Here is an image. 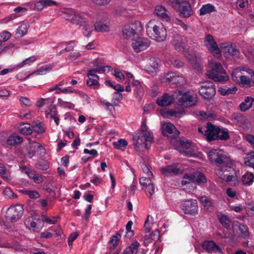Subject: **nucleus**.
Returning a JSON list of instances; mask_svg holds the SVG:
<instances>
[{
	"label": "nucleus",
	"instance_id": "864d4df0",
	"mask_svg": "<svg viewBox=\"0 0 254 254\" xmlns=\"http://www.w3.org/2000/svg\"><path fill=\"white\" fill-rule=\"evenodd\" d=\"M169 62L171 64L177 68L182 67L184 64V63L182 61L175 57L171 58L169 60Z\"/></svg>",
	"mask_w": 254,
	"mask_h": 254
},
{
	"label": "nucleus",
	"instance_id": "1a4fd4ad",
	"mask_svg": "<svg viewBox=\"0 0 254 254\" xmlns=\"http://www.w3.org/2000/svg\"><path fill=\"white\" fill-rule=\"evenodd\" d=\"M220 50L227 59L235 60L239 57V51L231 42L222 43L220 44Z\"/></svg>",
	"mask_w": 254,
	"mask_h": 254
},
{
	"label": "nucleus",
	"instance_id": "aec40b11",
	"mask_svg": "<svg viewBox=\"0 0 254 254\" xmlns=\"http://www.w3.org/2000/svg\"><path fill=\"white\" fill-rule=\"evenodd\" d=\"M174 7L183 17H189L193 13L191 6L188 1H184L180 4H177Z\"/></svg>",
	"mask_w": 254,
	"mask_h": 254
},
{
	"label": "nucleus",
	"instance_id": "ddd939ff",
	"mask_svg": "<svg viewBox=\"0 0 254 254\" xmlns=\"http://www.w3.org/2000/svg\"><path fill=\"white\" fill-rule=\"evenodd\" d=\"M142 29L140 21L135 20L129 23L125 24L123 29V35L126 38H130L133 37L137 32Z\"/></svg>",
	"mask_w": 254,
	"mask_h": 254
},
{
	"label": "nucleus",
	"instance_id": "6ab92c4d",
	"mask_svg": "<svg viewBox=\"0 0 254 254\" xmlns=\"http://www.w3.org/2000/svg\"><path fill=\"white\" fill-rule=\"evenodd\" d=\"M150 41L147 38L139 37L132 41V48L136 53L145 50L150 46Z\"/></svg>",
	"mask_w": 254,
	"mask_h": 254
},
{
	"label": "nucleus",
	"instance_id": "69168bd1",
	"mask_svg": "<svg viewBox=\"0 0 254 254\" xmlns=\"http://www.w3.org/2000/svg\"><path fill=\"white\" fill-rule=\"evenodd\" d=\"M171 112L172 117H175L178 118L182 117L185 114L184 110L176 109H171Z\"/></svg>",
	"mask_w": 254,
	"mask_h": 254
},
{
	"label": "nucleus",
	"instance_id": "4be33fe9",
	"mask_svg": "<svg viewBox=\"0 0 254 254\" xmlns=\"http://www.w3.org/2000/svg\"><path fill=\"white\" fill-rule=\"evenodd\" d=\"M53 67V65L51 64H45L43 66L40 67L38 69L35 70L33 72L27 75L24 78V80H26L29 78L31 75H45L48 72H50L52 70Z\"/></svg>",
	"mask_w": 254,
	"mask_h": 254
},
{
	"label": "nucleus",
	"instance_id": "49530a36",
	"mask_svg": "<svg viewBox=\"0 0 254 254\" xmlns=\"http://www.w3.org/2000/svg\"><path fill=\"white\" fill-rule=\"evenodd\" d=\"M57 104L59 107L68 109H73L74 108V105L69 102L64 101L61 98L58 99Z\"/></svg>",
	"mask_w": 254,
	"mask_h": 254
},
{
	"label": "nucleus",
	"instance_id": "f3484780",
	"mask_svg": "<svg viewBox=\"0 0 254 254\" xmlns=\"http://www.w3.org/2000/svg\"><path fill=\"white\" fill-rule=\"evenodd\" d=\"M23 207H8L5 212V218L13 223L18 220L23 213Z\"/></svg>",
	"mask_w": 254,
	"mask_h": 254
},
{
	"label": "nucleus",
	"instance_id": "79ce46f5",
	"mask_svg": "<svg viewBox=\"0 0 254 254\" xmlns=\"http://www.w3.org/2000/svg\"><path fill=\"white\" fill-rule=\"evenodd\" d=\"M29 26L27 23H23L16 29V33L20 37L24 36L27 32Z\"/></svg>",
	"mask_w": 254,
	"mask_h": 254
},
{
	"label": "nucleus",
	"instance_id": "f8f14e48",
	"mask_svg": "<svg viewBox=\"0 0 254 254\" xmlns=\"http://www.w3.org/2000/svg\"><path fill=\"white\" fill-rule=\"evenodd\" d=\"M204 45L214 57H221V51L213 36L206 34L203 40Z\"/></svg>",
	"mask_w": 254,
	"mask_h": 254
},
{
	"label": "nucleus",
	"instance_id": "3c124183",
	"mask_svg": "<svg viewBox=\"0 0 254 254\" xmlns=\"http://www.w3.org/2000/svg\"><path fill=\"white\" fill-rule=\"evenodd\" d=\"M38 59V57L36 56H33L30 57H29L25 60H23L21 63H20L18 66L20 67H22L25 65H30L31 64L36 61Z\"/></svg>",
	"mask_w": 254,
	"mask_h": 254
},
{
	"label": "nucleus",
	"instance_id": "2eb2a0df",
	"mask_svg": "<svg viewBox=\"0 0 254 254\" xmlns=\"http://www.w3.org/2000/svg\"><path fill=\"white\" fill-rule=\"evenodd\" d=\"M64 18L77 25H82L85 23V19L82 17L81 14L75 11L73 9H67L64 13Z\"/></svg>",
	"mask_w": 254,
	"mask_h": 254
},
{
	"label": "nucleus",
	"instance_id": "39448f33",
	"mask_svg": "<svg viewBox=\"0 0 254 254\" xmlns=\"http://www.w3.org/2000/svg\"><path fill=\"white\" fill-rule=\"evenodd\" d=\"M111 68L109 66H100L94 69H89L87 71L88 79L86 80L87 85L93 89L99 88V76L96 74L102 73L106 71H109Z\"/></svg>",
	"mask_w": 254,
	"mask_h": 254
},
{
	"label": "nucleus",
	"instance_id": "680f3d73",
	"mask_svg": "<svg viewBox=\"0 0 254 254\" xmlns=\"http://www.w3.org/2000/svg\"><path fill=\"white\" fill-rule=\"evenodd\" d=\"M198 199L204 206H211L212 205L211 199L206 196H200Z\"/></svg>",
	"mask_w": 254,
	"mask_h": 254
},
{
	"label": "nucleus",
	"instance_id": "8fccbe9b",
	"mask_svg": "<svg viewBox=\"0 0 254 254\" xmlns=\"http://www.w3.org/2000/svg\"><path fill=\"white\" fill-rule=\"evenodd\" d=\"M113 145L117 149L124 150L127 145V142L124 139H120L117 141L114 142Z\"/></svg>",
	"mask_w": 254,
	"mask_h": 254
},
{
	"label": "nucleus",
	"instance_id": "7ed1b4c3",
	"mask_svg": "<svg viewBox=\"0 0 254 254\" xmlns=\"http://www.w3.org/2000/svg\"><path fill=\"white\" fill-rule=\"evenodd\" d=\"M208 68L206 75L209 78L215 81L228 80L229 77L220 63L215 60H210L208 62Z\"/></svg>",
	"mask_w": 254,
	"mask_h": 254
},
{
	"label": "nucleus",
	"instance_id": "c9c22d12",
	"mask_svg": "<svg viewBox=\"0 0 254 254\" xmlns=\"http://www.w3.org/2000/svg\"><path fill=\"white\" fill-rule=\"evenodd\" d=\"M121 237L120 233H117L116 235L112 236L108 243V247L109 249H114L118 245V242Z\"/></svg>",
	"mask_w": 254,
	"mask_h": 254
},
{
	"label": "nucleus",
	"instance_id": "423d86ee",
	"mask_svg": "<svg viewBox=\"0 0 254 254\" xmlns=\"http://www.w3.org/2000/svg\"><path fill=\"white\" fill-rule=\"evenodd\" d=\"M133 140L136 141V145H144L148 149L153 140V136L151 132L147 130L145 122L142 123V129L137 136H134Z\"/></svg>",
	"mask_w": 254,
	"mask_h": 254
},
{
	"label": "nucleus",
	"instance_id": "5fc2aeb1",
	"mask_svg": "<svg viewBox=\"0 0 254 254\" xmlns=\"http://www.w3.org/2000/svg\"><path fill=\"white\" fill-rule=\"evenodd\" d=\"M182 207V210L185 214L190 216H195L198 213L197 207Z\"/></svg>",
	"mask_w": 254,
	"mask_h": 254
},
{
	"label": "nucleus",
	"instance_id": "4468645a",
	"mask_svg": "<svg viewBox=\"0 0 254 254\" xmlns=\"http://www.w3.org/2000/svg\"><path fill=\"white\" fill-rule=\"evenodd\" d=\"M199 93L203 98L210 100L215 94V87L214 85L210 82H207L201 85L199 88Z\"/></svg>",
	"mask_w": 254,
	"mask_h": 254
},
{
	"label": "nucleus",
	"instance_id": "72a5a7b5",
	"mask_svg": "<svg viewBox=\"0 0 254 254\" xmlns=\"http://www.w3.org/2000/svg\"><path fill=\"white\" fill-rule=\"evenodd\" d=\"M26 174L29 178L32 179L35 183L40 184L43 182V178L41 175L36 173L35 171L28 170L26 172Z\"/></svg>",
	"mask_w": 254,
	"mask_h": 254
},
{
	"label": "nucleus",
	"instance_id": "a878e982",
	"mask_svg": "<svg viewBox=\"0 0 254 254\" xmlns=\"http://www.w3.org/2000/svg\"><path fill=\"white\" fill-rule=\"evenodd\" d=\"M242 71H246V72L249 73H252V74H254V71L252 69L250 68H247L244 67L237 68L235 69L232 73V77L233 80L237 83L239 82V79H240V76H242V73L241 72Z\"/></svg>",
	"mask_w": 254,
	"mask_h": 254
},
{
	"label": "nucleus",
	"instance_id": "4d7b16f0",
	"mask_svg": "<svg viewBox=\"0 0 254 254\" xmlns=\"http://www.w3.org/2000/svg\"><path fill=\"white\" fill-rule=\"evenodd\" d=\"M219 220L221 224L225 228H229L230 225V221L227 217L224 215H219Z\"/></svg>",
	"mask_w": 254,
	"mask_h": 254
},
{
	"label": "nucleus",
	"instance_id": "9d476101",
	"mask_svg": "<svg viewBox=\"0 0 254 254\" xmlns=\"http://www.w3.org/2000/svg\"><path fill=\"white\" fill-rule=\"evenodd\" d=\"M190 183L197 185L203 184L206 183V178L203 174L199 171L185 174L184 180L181 182L182 185H186Z\"/></svg>",
	"mask_w": 254,
	"mask_h": 254
},
{
	"label": "nucleus",
	"instance_id": "338daca9",
	"mask_svg": "<svg viewBox=\"0 0 254 254\" xmlns=\"http://www.w3.org/2000/svg\"><path fill=\"white\" fill-rule=\"evenodd\" d=\"M3 194L7 197L10 198H15L16 197V194H15L12 190L9 188H5L3 191Z\"/></svg>",
	"mask_w": 254,
	"mask_h": 254
},
{
	"label": "nucleus",
	"instance_id": "393cba45",
	"mask_svg": "<svg viewBox=\"0 0 254 254\" xmlns=\"http://www.w3.org/2000/svg\"><path fill=\"white\" fill-rule=\"evenodd\" d=\"M155 12L158 16L166 21H169L171 19L169 12L162 5H158L155 7Z\"/></svg>",
	"mask_w": 254,
	"mask_h": 254
},
{
	"label": "nucleus",
	"instance_id": "de8ad7c7",
	"mask_svg": "<svg viewBox=\"0 0 254 254\" xmlns=\"http://www.w3.org/2000/svg\"><path fill=\"white\" fill-rule=\"evenodd\" d=\"M19 131L22 134L28 135L32 133V129L30 127V124H23L20 126Z\"/></svg>",
	"mask_w": 254,
	"mask_h": 254
},
{
	"label": "nucleus",
	"instance_id": "603ef678",
	"mask_svg": "<svg viewBox=\"0 0 254 254\" xmlns=\"http://www.w3.org/2000/svg\"><path fill=\"white\" fill-rule=\"evenodd\" d=\"M23 193L29 196L30 198L36 199L40 197L39 192L36 190H21Z\"/></svg>",
	"mask_w": 254,
	"mask_h": 254
},
{
	"label": "nucleus",
	"instance_id": "dca6fc26",
	"mask_svg": "<svg viewBox=\"0 0 254 254\" xmlns=\"http://www.w3.org/2000/svg\"><path fill=\"white\" fill-rule=\"evenodd\" d=\"M163 82H167L176 86H181L186 83V79L183 76L178 75L174 72L165 74L161 79Z\"/></svg>",
	"mask_w": 254,
	"mask_h": 254
},
{
	"label": "nucleus",
	"instance_id": "6e6552de",
	"mask_svg": "<svg viewBox=\"0 0 254 254\" xmlns=\"http://www.w3.org/2000/svg\"><path fill=\"white\" fill-rule=\"evenodd\" d=\"M172 143H176V149L185 156H192L194 154L195 146L190 140L172 139Z\"/></svg>",
	"mask_w": 254,
	"mask_h": 254
},
{
	"label": "nucleus",
	"instance_id": "9b49d317",
	"mask_svg": "<svg viewBox=\"0 0 254 254\" xmlns=\"http://www.w3.org/2000/svg\"><path fill=\"white\" fill-rule=\"evenodd\" d=\"M24 224L28 229L35 232H39L44 226V220L42 217L35 215L25 219Z\"/></svg>",
	"mask_w": 254,
	"mask_h": 254
},
{
	"label": "nucleus",
	"instance_id": "4c0bfd02",
	"mask_svg": "<svg viewBox=\"0 0 254 254\" xmlns=\"http://www.w3.org/2000/svg\"><path fill=\"white\" fill-rule=\"evenodd\" d=\"M42 148L43 147L40 145L39 143L35 141L31 142L30 146V151H29L28 152L29 157L30 158H32L38 149H40Z\"/></svg>",
	"mask_w": 254,
	"mask_h": 254
},
{
	"label": "nucleus",
	"instance_id": "2f4dec72",
	"mask_svg": "<svg viewBox=\"0 0 254 254\" xmlns=\"http://www.w3.org/2000/svg\"><path fill=\"white\" fill-rule=\"evenodd\" d=\"M53 101H50L48 108L45 111L46 117L52 119V118L58 115V111L56 107L53 105Z\"/></svg>",
	"mask_w": 254,
	"mask_h": 254
},
{
	"label": "nucleus",
	"instance_id": "13d9d810",
	"mask_svg": "<svg viewBox=\"0 0 254 254\" xmlns=\"http://www.w3.org/2000/svg\"><path fill=\"white\" fill-rule=\"evenodd\" d=\"M131 83L133 86L136 87V89L138 90V94H141L143 93V86L140 81L133 79Z\"/></svg>",
	"mask_w": 254,
	"mask_h": 254
},
{
	"label": "nucleus",
	"instance_id": "58836bf2",
	"mask_svg": "<svg viewBox=\"0 0 254 254\" xmlns=\"http://www.w3.org/2000/svg\"><path fill=\"white\" fill-rule=\"evenodd\" d=\"M94 26L95 30L97 32H105L109 30V26L101 22H96L94 24Z\"/></svg>",
	"mask_w": 254,
	"mask_h": 254
},
{
	"label": "nucleus",
	"instance_id": "20e7f679",
	"mask_svg": "<svg viewBox=\"0 0 254 254\" xmlns=\"http://www.w3.org/2000/svg\"><path fill=\"white\" fill-rule=\"evenodd\" d=\"M174 100L179 106L184 108L193 106L197 102L196 96L191 94L190 92H183L180 90L175 92Z\"/></svg>",
	"mask_w": 254,
	"mask_h": 254
},
{
	"label": "nucleus",
	"instance_id": "bb28decb",
	"mask_svg": "<svg viewBox=\"0 0 254 254\" xmlns=\"http://www.w3.org/2000/svg\"><path fill=\"white\" fill-rule=\"evenodd\" d=\"M160 65V60L158 58H151L149 59V64L147 67V70L150 72H152V74L156 73L158 68Z\"/></svg>",
	"mask_w": 254,
	"mask_h": 254
},
{
	"label": "nucleus",
	"instance_id": "c03bdc74",
	"mask_svg": "<svg viewBox=\"0 0 254 254\" xmlns=\"http://www.w3.org/2000/svg\"><path fill=\"white\" fill-rule=\"evenodd\" d=\"M218 139L227 140L229 138L228 130L226 128H219L218 131Z\"/></svg>",
	"mask_w": 254,
	"mask_h": 254
},
{
	"label": "nucleus",
	"instance_id": "a19ab883",
	"mask_svg": "<svg viewBox=\"0 0 254 254\" xmlns=\"http://www.w3.org/2000/svg\"><path fill=\"white\" fill-rule=\"evenodd\" d=\"M153 217H151L150 215H148L146 219L144 225V231L145 233H149L151 231L152 226L153 224Z\"/></svg>",
	"mask_w": 254,
	"mask_h": 254
},
{
	"label": "nucleus",
	"instance_id": "cd10ccee",
	"mask_svg": "<svg viewBox=\"0 0 254 254\" xmlns=\"http://www.w3.org/2000/svg\"><path fill=\"white\" fill-rule=\"evenodd\" d=\"M174 100V94L172 96L165 93L162 97L158 98L157 103L159 106H167L170 105Z\"/></svg>",
	"mask_w": 254,
	"mask_h": 254
},
{
	"label": "nucleus",
	"instance_id": "bf43d9fd",
	"mask_svg": "<svg viewBox=\"0 0 254 254\" xmlns=\"http://www.w3.org/2000/svg\"><path fill=\"white\" fill-rule=\"evenodd\" d=\"M143 190L145 191L148 196H152L155 192V186L153 183L145 187Z\"/></svg>",
	"mask_w": 254,
	"mask_h": 254
},
{
	"label": "nucleus",
	"instance_id": "774afa93",
	"mask_svg": "<svg viewBox=\"0 0 254 254\" xmlns=\"http://www.w3.org/2000/svg\"><path fill=\"white\" fill-rule=\"evenodd\" d=\"M183 206H197V201L195 199H187L184 201Z\"/></svg>",
	"mask_w": 254,
	"mask_h": 254
},
{
	"label": "nucleus",
	"instance_id": "7c9ffc66",
	"mask_svg": "<svg viewBox=\"0 0 254 254\" xmlns=\"http://www.w3.org/2000/svg\"><path fill=\"white\" fill-rule=\"evenodd\" d=\"M22 141L23 138L19 136L15 133H14L8 137L6 142L7 144L9 145L15 146L21 143Z\"/></svg>",
	"mask_w": 254,
	"mask_h": 254
},
{
	"label": "nucleus",
	"instance_id": "37998d69",
	"mask_svg": "<svg viewBox=\"0 0 254 254\" xmlns=\"http://www.w3.org/2000/svg\"><path fill=\"white\" fill-rule=\"evenodd\" d=\"M32 129L38 133H43L45 131L44 125L41 122L35 123L32 125Z\"/></svg>",
	"mask_w": 254,
	"mask_h": 254
},
{
	"label": "nucleus",
	"instance_id": "f257e3e1",
	"mask_svg": "<svg viewBox=\"0 0 254 254\" xmlns=\"http://www.w3.org/2000/svg\"><path fill=\"white\" fill-rule=\"evenodd\" d=\"M208 156L212 163H216L217 165L216 174L219 178L233 186L239 184L232 161L226 153L221 150L213 149L209 151Z\"/></svg>",
	"mask_w": 254,
	"mask_h": 254
},
{
	"label": "nucleus",
	"instance_id": "052dcab7",
	"mask_svg": "<svg viewBox=\"0 0 254 254\" xmlns=\"http://www.w3.org/2000/svg\"><path fill=\"white\" fill-rule=\"evenodd\" d=\"M90 182L94 185L98 186L99 185L102 183L103 180L98 175L94 174L91 177L90 179Z\"/></svg>",
	"mask_w": 254,
	"mask_h": 254
},
{
	"label": "nucleus",
	"instance_id": "5701e85b",
	"mask_svg": "<svg viewBox=\"0 0 254 254\" xmlns=\"http://www.w3.org/2000/svg\"><path fill=\"white\" fill-rule=\"evenodd\" d=\"M162 130L163 134L166 136L179 133L176 127L170 122L164 123L162 125Z\"/></svg>",
	"mask_w": 254,
	"mask_h": 254
},
{
	"label": "nucleus",
	"instance_id": "f03ea898",
	"mask_svg": "<svg viewBox=\"0 0 254 254\" xmlns=\"http://www.w3.org/2000/svg\"><path fill=\"white\" fill-rule=\"evenodd\" d=\"M146 32L148 36L158 42L164 41L167 37L166 28L162 23L156 19L150 20L146 24Z\"/></svg>",
	"mask_w": 254,
	"mask_h": 254
},
{
	"label": "nucleus",
	"instance_id": "c756f323",
	"mask_svg": "<svg viewBox=\"0 0 254 254\" xmlns=\"http://www.w3.org/2000/svg\"><path fill=\"white\" fill-rule=\"evenodd\" d=\"M238 83L241 87L248 88L254 86V80L246 76L242 75V76H240V79H239Z\"/></svg>",
	"mask_w": 254,
	"mask_h": 254
},
{
	"label": "nucleus",
	"instance_id": "f704fd0d",
	"mask_svg": "<svg viewBox=\"0 0 254 254\" xmlns=\"http://www.w3.org/2000/svg\"><path fill=\"white\" fill-rule=\"evenodd\" d=\"M215 11V6L210 3H207L203 5L201 7V8L199 9V13L200 15H202L206 14L207 13H210Z\"/></svg>",
	"mask_w": 254,
	"mask_h": 254
},
{
	"label": "nucleus",
	"instance_id": "412c9836",
	"mask_svg": "<svg viewBox=\"0 0 254 254\" xmlns=\"http://www.w3.org/2000/svg\"><path fill=\"white\" fill-rule=\"evenodd\" d=\"M218 127L212 125L210 123L207 124L206 129L205 130V135L208 141L218 139Z\"/></svg>",
	"mask_w": 254,
	"mask_h": 254
},
{
	"label": "nucleus",
	"instance_id": "a18cd8bd",
	"mask_svg": "<svg viewBox=\"0 0 254 254\" xmlns=\"http://www.w3.org/2000/svg\"><path fill=\"white\" fill-rule=\"evenodd\" d=\"M139 246V243L135 241L124 250L123 254H133L134 250H136Z\"/></svg>",
	"mask_w": 254,
	"mask_h": 254
},
{
	"label": "nucleus",
	"instance_id": "e433bc0d",
	"mask_svg": "<svg viewBox=\"0 0 254 254\" xmlns=\"http://www.w3.org/2000/svg\"><path fill=\"white\" fill-rule=\"evenodd\" d=\"M238 227L242 237L244 239H247L249 237L250 233L249 229L246 225L242 223H239Z\"/></svg>",
	"mask_w": 254,
	"mask_h": 254
},
{
	"label": "nucleus",
	"instance_id": "0eeeda50",
	"mask_svg": "<svg viewBox=\"0 0 254 254\" xmlns=\"http://www.w3.org/2000/svg\"><path fill=\"white\" fill-rule=\"evenodd\" d=\"M188 40L185 36H182L178 34H174L173 37L172 44L175 50L177 52H184V55L186 58L192 62L193 59L190 57L189 53L185 51L188 49Z\"/></svg>",
	"mask_w": 254,
	"mask_h": 254
},
{
	"label": "nucleus",
	"instance_id": "09e8293b",
	"mask_svg": "<svg viewBox=\"0 0 254 254\" xmlns=\"http://www.w3.org/2000/svg\"><path fill=\"white\" fill-rule=\"evenodd\" d=\"M81 25H83L84 27V30L83 31V35L86 37H90L92 31H93V27L92 24H87L85 21V23H83Z\"/></svg>",
	"mask_w": 254,
	"mask_h": 254
},
{
	"label": "nucleus",
	"instance_id": "ea45409f",
	"mask_svg": "<svg viewBox=\"0 0 254 254\" xmlns=\"http://www.w3.org/2000/svg\"><path fill=\"white\" fill-rule=\"evenodd\" d=\"M28 5L32 10H41L44 8L43 0L32 1L28 3Z\"/></svg>",
	"mask_w": 254,
	"mask_h": 254
},
{
	"label": "nucleus",
	"instance_id": "0e129e2a",
	"mask_svg": "<svg viewBox=\"0 0 254 254\" xmlns=\"http://www.w3.org/2000/svg\"><path fill=\"white\" fill-rule=\"evenodd\" d=\"M199 116L203 119H210L211 118H214L215 115L214 113H207L204 111H200L199 112Z\"/></svg>",
	"mask_w": 254,
	"mask_h": 254
},
{
	"label": "nucleus",
	"instance_id": "b1692460",
	"mask_svg": "<svg viewBox=\"0 0 254 254\" xmlns=\"http://www.w3.org/2000/svg\"><path fill=\"white\" fill-rule=\"evenodd\" d=\"M202 248L209 253H222L219 246L212 241H205L202 244Z\"/></svg>",
	"mask_w": 254,
	"mask_h": 254
},
{
	"label": "nucleus",
	"instance_id": "a211bd4d",
	"mask_svg": "<svg viewBox=\"0 0 254 254\" xmlns=\"http://www.w3.org/2000/svg\"><path fill=\"white\" fill-rule=\"evenodd\" d=\"M183 170L182 164L179 163H173L161 169V173L166 176L181 174Z\"/></svg>",
	"mask_w": 254,
	"mask_h": 254
},
{
	"label": "nucleus",
	"instance_id": "473e14b6",
	"mask_svg": "<svg viewBox=\"0 0 254 254\" xmlns=\"http://www.w3.org/2000/svg\"><path fill=\"white\" fill-rule=\"evenodd\" d=\"M254 175L253 173L247 172L242 177V182L244 185L251 186L254 182Z\"/></svg>",
	"mask_w": 254,
	"mask_h": 254
},
{
	"label": "nucleus",
	"instance_id": "e2e57ef3",
	"mask_svg": "<svg viewBox=\"0 0 254 254\" xmlns=\"http://www.w3.org/2000/svg\"><path fill=\"white\" fill-rule=\"evenodd\" d=\"M19 101L21 105L23 106L30 107L32 105V102L27 97H21L19 98Z\"/></svg>",
	"mask_w": 254,
	"mask_h": 254
},
{
	"label": "nucleus",
	"instance_id": "c85d7f7f",
	"mask_svg": "<svg viewBox=\"0 0 254 254\" xmlns=\"http://www.w3.org/2000/svg\"><path fill=\"white\" fill-rule=\"evenodd\" d=\"M254 102V98L247 97L244 101L240 104L239 109L242 112H245L252 108Z\"/></svg>",
	"mask_w": 254,
	"mask_h": 254
},
{
	"label": "nucleus",
	"instance_id": "6e6d98bb",
	"mask_svg": "<svg viewBox=\"0 0 254 254\" xmlns=\"http://www.w3.org/2000/svg\"><path fill=\"white\" fill-rule=\"evenodd\" d=\"M152 183L150 177H142L139 179V183L142 189Z\"/></svg>",
	"mask_w": 254,
	"mask_h": 254
}]
</instances>
